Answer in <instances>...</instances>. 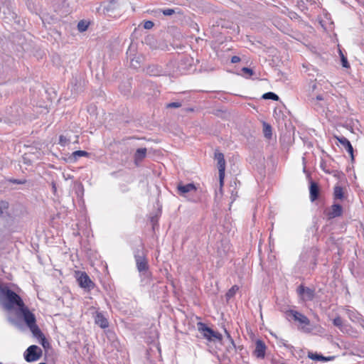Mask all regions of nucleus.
Listing matches in <instances>:
<instances>
[{
    "label": "nucleus",
    "mask_w": 364,
    "mask_h": 364,
    "mask_svg": "<svg viewBox=\"0 0 364 364\" xmlns=\"http://www.w3.org/2000/svg\"><path fill=\"white\" fill-rule=\"evenodd\" d=\"M181 106V104L179 102H171L167 104L166 107L167 108H178Z\"/></svg>",
    "instance_id": "nucleus-29"
},
{
    "label": "nucleus",
    "mask_w": 364,
    "mask_h": 364,
    "mask_svg": "<svg viewBox=\"0 0 364 364\" xmlns=\"http://www.w3.org/2000/svg\"><path fill=\"white\" fill-rule=\"evenodd\" d=\"M90 154L85 151L78 150L73 152L72 156L76 160L79 157L89 156Z\"/></svg>",
    "instance_id": "nucleus-20"
},
{
    "label": "nucleus",
    "mask_w": 364,
    "mask_h": 364,
    "mask_svg": "<svg viewBox=\"0 0 364 364\" xmlns=\"http://www.w3.org/2000/svg\"><path fill=\"white\" fill-rule=\"evenodd\" d=\"M147 150L146 148H140L136 149L134 155V164L136 166H139V164L145 159L146 156Z\"/></svg>",
    "instance_id": "nucleus-14"
},
{
    "label": "nucleus",
    "mask_w": 364,
    "mask_h": 364,
    "mask_svg": "<svg viewBox=\"0 0 364 364\" xmlns=\"http://www.w3.org/2000/svg\"><path fill=\"white\" fill-rule=\"evenodd\" d=\"M75 277L80 287L88 289L95 288V283L85 272L77 271L75 272Z\"/></svg>",
    "instance_id": "nucleus-4"
},
{
    "label": "nucleus",
    "mask_w": 364,
    "mask_h": 364,
    "mask_svg": "<svg viewBox=\"0 0 364 364\" xmlns=\"http://www.w3.org/2000/svg\"><path fill=\"white\" fill-rule=\"evenodd\" d=\"M308 358L314 360L331 361L335 359L336 356L325 357L322 355L317 354L316 353L309 352Z\"/></svg>",
    "instance_id": "nucleus-17"
},
{
    "label": "nucleus",
    "mask_w": 364,
    "mask_h": 364,
    "mask_svg": "<svg viewBox=\"0 0 364 364\" xmlns=\"http://www.w3.org/2000/svg\"><path fill=\"white\" fill-rule=\"evenodd\" d=\"M26 324L30 329L33 335L40 340V343L43 346V347L44 348H48L50 344L46 340L44 334L42 333V331L36 324V316L31 319L29 321H28Z\"/></svg>",
    "instance_id": "nucleus-2"
},
{
    "label": "nucleus",
    "mask_w": 364,
    "mask_h": 364,
    "mask_svg": "<svg viewBox=\"0 0 364 364\" xmlns=\"http://www.w3.org/2000/svg\"><path fill=\"white\" fill-rule=\"evenodd\" d=\"M39 364H46V363H39Z\"/></svg>",
    "instance_id": "nucleus-36"
},
{
    "label": "nucleus",
    "mask_w": 364,
    "mask_h": 364,
    "mask_svg": "<svg viewBox=\"0 0 364 364\" xmlns=\"http://www.w3.org/2000/svg\"><path fill=\"white\" fill-rule=\"evenodd\" d=\"M225 333H226V335H227L228 338H231L230 334V333H229V332H228V331H226V330H225Z\"/></svg>",
    "instance_id": "nucleus-34"
},
{
    "label": "nucleus",
    "mask_w": 364,
    "mask_h": 364,
    "mask_svg": "<svg viewBox=\"0 0 364 364\" xmlns=\"http://www.w3.org/2000/svg\"><path fill=\"white\" fill-rule=\"evenodd\" d=\"M334 138L346 149L350 154L351 160H354L353 148L350 141L344 136H334Z\"/></svg>",
    "instance_id": "nucleus-10"
},
{
    "label": "nucleus",
    "mask_w": 364,
    "mask_h": 364,
    "mask_svg": "<svg viewBox=\"0 0 364 364\" xmlns=\"http://www.w3.org/2000/svg\"><path fill=\"white\" fill-rule=\"evenodd\" d=\"M215 158L218 162V173L225 172L226 163L223 153H215Z\"/></svg>",
    "instance_id": "nucleus-13"
},
{
    "label": "nucleus",
    "mask_w": 364,
    "mask_h": 364,
    "mask_svg": "<svg viewBox=\"0 0 364 364\" xmlns=\"http://www.w3.org/2000/svg\"><path fill=\"white\" fill-rule=\"evenodd\" d=\"M262 98L266 99V100H275V101L279 100L278 95H277L275 93L272 92L264 93L262 96Z\"/></svg>",
    "instance_id": "nucleus-22"
},
{
    "label": "nucleus",
    "mask_w": 364,
    "mask_h": 364,
    "mask_svg": "<svg viewBox=\"0 0 364 364\" xmlns=\"http://www.w3.org/2000/svg\"><path fill=\"white\" fill-rule=\"evenodd\" d=\"M333 323L334 326L339 327V328H341L343 326V320L340 316L336 317L333 319Z\"/></svg>",
    "instance_id": "nucleus-26"
},
{
    "label": "nucleus",
    "mask_w": 364,
    "mask_h": 364,
    "mask_svg": "<svg viewBox=\"0 0 364 364\" xmlns=\"http://www.w3.org/2000/svg\"><path fill=\"white\" fill-rule=\"evenodd\" d=\"M323 213L328 220L338 218L342 215L343 208L341 205L334 203L330 208L325 210Z\"/></svg>",
    "instance_id": "nucleus-6"
},
{
    "label": "nucleus",
    "mask_w": 364,
    "mask_h": 364,
    "mask_svg": "<svg viewBox=\"0 0 364 364\" xmlns=\"http://www.w3.org/2000/svg\"><path fill=\"white\" fill-rule=\"evenodd\" d=\"M287 314L289 316H292L293 319L295 321H298L300 324L303 325L304 326L310 325L309 319L305 315L302 314L299 311L291 309L287 311Z\"/></svg>",
    "instance_id": "nucleus-8"
},
{
    "label": "nucleus",
    "mask_w": 364,
    "mask_h": 364,
    "mask_svg": "<svg viewBox=\"0 0 364 364\" xmlns=\"http://www.w3.org/2000/svg\"><path fill=\"white\" fill-rule=\"evenodd\" d=\"M297 293L304 301H311L315 296V291L314 289L305 287L303 285H300L298 287Z\"/></svg>",
    "instance_id": "nucleus-7"
},
{
    "label": "nucleus",
    "mask_w": 364,
    "mask_h": 364,
    "mask_svg": "<svg viewBox=\"0 0 364 364\" xmlns=\"http://www.w3.org/2000/svg\"><path fill=\"white\" fill-rule=\"evenodd\" d=\"M309 193H310V199L311 201L316 200L319 196V187L318 184L314 181L311 182L310 188H309Z\"/></svg>",
    "instance_id": "nucleus-16"
},
{
    "label": "nucleus",
    "mask_w": 364,
    "mask_h": 364,
    "mask_svg": "<svg viewBox=\"0 0 364 364\" xmlns=\"http://www.w3.org/2000/svg\"><path fill=\"white\" fill-rule=\"evenodd\" d=\"M0 364H2L1 363H0Z\"/></svg>",
    "instance_id": "nucleus-37"
},
{
    "label": "nucleus",
    "mask_w": 364,
    "mask_h": 364,
    "mask_svg": "<svg viewBox=\"0 0 364 364\" xmlns=\"http://www.w3.org/2000/svg\"><path fill=\"white\" fill-rule=\"evenodd\" d=\"M0 294L4 308L9 311H16L21 313L26 323L35 317L21 297L8 287H0Z\"/></svg>",
    "instance_id": "nucleus-1"
},
{
    "label": "nucleus",
    "mask_w": 364,
    "mask_h": 364,
    "mask_svg": "<svg viewBox=\"0 0 364 364\" xmlns=\"http://www.w3.org/2000/svg\"><path fill=\"white\" fill-rule=\"evenodd\" d=\"M242 71L248 75L250 77L252 76L254 74V72L252 69L249 68H243L242 69Z\"/></svg>",
    "instance_id": "nucleus-30"
},
{
    "label": "nucleus",
    "mask_w": 364,
    "mask_h": 364,
    "mask_svg": "<svg viewBox=\"0 0 364 364\" xmlns=\"http://www.w3.org/2000/svg\"><path fill=\"white\" fill-rule=\"evenodd\" d=\"M198 330L202 333L203 336L208 341L218 340L221 341L223 340V336L218 333L214 331L210 328L208 327L204 323L198 322L197 323Z\"/></svg>",
    "instance_id": "nucleus-3"
},
{
    "label": "nucleus",
    "mask_w": 364,
    "mask_h": 364,
    "mask_svg": "<svg viewBox=\"0 0 364 364\" xmlns=\"http://www.w3.org/2000/svg\"><path fill=\"white\" fill-rule=\"evenodd\" d=\"M42 355V350L37 346H29L24 353L27 362H33L38 360Z\"/></svg>",
    "instance_id": "nucleus-5"
},
{
    "label": "nucleus",
    "mask_w": 364,
    "mask_h": 364,
    "mask_svg": "<svg viewBox=\"0 0 364 364\" xmlns=\"http://www.w3.org/2000/svg\"><path fill=\"white\" fill-rule=\"evenodd\" d=\"M266 350L267 346L265 343L260 339H257L255 341V348L253 351V355L257 358L263 359L265 357Z\"/></svg>",
    "instance_id": "nucleus-9"
},
{
    "label": "nucleus",
    "mask_w": 364,
    "mask_h": 364,
    "mask_svg": "<svg viewBox=\"0 0 364 364\" xmlns=\"http://www.w3.org/2000/svg\"><path fill=\"white\" fill-rule=\"evenodd\" d=\"M135 260L137 269L139 272H144L149 269L148 262L145 256L135 255Z\"/></svg>",
    "instance_id": "nucleus-12"
},
{
    "label": "nucleus",
    "mask_w": 364,
    "mask_h": 364,
    "mask_svg": "<svg viewBox=\"0 0 364 364\" xmlns=\"http://www.w3.org/2000/svg\"><path fill=\"white\" fill-rule=\"evenodd\" d=\"M225 173V172H223V173H219V181L220 187H223L224 184Z\"/></svg>",
    "instance_id": "nucleus-31"
},
{
    "label": "nucleus",
    "mask_w": 364,
    "mask_h": 364,
    "mask_svg": "<svg viewBox=\"0 0 364 364\" xmlns=\"http://www.w3.org/2000/svg\"><path fill=\"white\" fill-rule=\"evenodd\" d=\"M316 98H317V100H323V98H322V97H321V96H317V97H316Z\"/></svg>",
    "instance_id": "nucleus-35"
},
{
    "label": "nucleus",
    "mask_w": 364,
    "mask_h": 364,
    "mask_svg": "<svg viewBox=\"0 0 364 364\" xmlns=\"http://www.w3.org/2000/svg\"><path fill=\"white\" fill-rule=\"evenodd\" d=\"M11 181L14 183H16V184H24L26 182V180L21 181V180H17V179H14V180H13Z\"/></svg>",
    "instance_id": "nucleus-33"
},
{
    "label": "nucleus",
    "mask_w": 364,
    "mask_h": 364,
    "mask_svg": "<svg viewBox=\"0 0 364 364\" xmlns=\"http://www.w3.org/2000/svg\"><path fill=\"white\" fill-rule=\"evenodd\" d=\"M263 133L266 138L270 139L272 137V127L266 123H263Z\"/></svg>",
    "instance_id": "nucleus-19"
},
{
    "label": "nucleus",
    "mask_w": 364,
    "mask_h": 364,
    "mask_svg": "<svg viewBox=\"0 0 364 364\" xmlns=\"http://www.w3.org/2000/svg\"><path fill=\"white\" fill-rule=\"evenodd\" d=\"M240 61V58L237 55H234L231 58V63H239Z\"/></svg>",
    "instance_id": "nucleus-32"
},
{
    "label": "nucleus",
    "mask_w": 364,
    "mask_h": 364,
    "mask_svg": "<svg viewBox=\"0 0 364 364\" xmlns=\"http://www.w3.org/2000/svg\"><path fill=\"white\" fill-rule=\"evenodd\" d=\"M178 193L181 196H185L186 193L196 191L197 188L194 183L183 184L182 182L178 183L177 186Z\"/></svg>",
    "instance_id": "nucleus-11"
},
{
    "label": "nucleus",
    "mask_w": 364,
    "mask_h": 364,
    "mask_svg": "<svg viewBox=\"0 0 364 364\" xmlns=\"http://www.w3.org/2000/svg\"><path fill=\"white\" fill-rule=\"evenodd\" d=\"M9 208V203L6 201H0V217L3 215L4 210Z\"/></svg>",
    "instance_id": "nucleus-25"
},
{
    "label": "nucleus",
    "mask_w": 364,
    "mask_h": 364,
    "mask_svg": "<svg viewBox=\"0 0 364 364\" xmlns=\"http://www.w3.org/2000/svg\"><path fill=\"white\" fill-rule=\"evenodd\" d=\"M339 54H340V56H341V63H342L343 67H344L346 68H350V64L348 62V60H347L346 57H345V55H343V53L341 51V50H339Z\"/></svg>",
    "instance_id": "nucleus-23"
},
{
    "label": "nucleus",
    "mask_w": 364,
    "mask_h": 364,
    "mask_svg": "<svg viewBox=\"0 0 364 364\" xmlns=\"http://www.w3.org/2000/svg\"><path fill=\"white\" fill-rule=\"evenodd\" d=\"M88 28V24L84 21H80L77 24V28L80 31H85Z\"/></svg>",
    "instance_id": "nucleus-24"
},
{
    "label": "nucleus",
    "mask_w": 364,
    "mask_h": 364,
    "mask_svg": "<svg viewBox=\"0 0 364 364\" xmlns=\"http://www.w3.org/2000/svg\"><path fill=\"white\" fill-rule=\"evenodd\" d=\"M333 199L342 200L345 198V189L341 186L336 185L333 188Z\"/></svg>",
    "instance_id": "nucleus-18"
},
{
    "label": "nucleus",
    "mask_w": 364,
    "mask_h": 364,
    "mask_svg": "<svg viewBox=\"0 0 364 364\" xmlns=\"http://www.w3.org/2000/svg\"><path fill=\"white\" fill-rule=\"evenodd\" d=\"M239 290V287L237 285H233L226 293L225 296L227 299H230L233 297L236 292Z\"/></svg>",
    "instance_id": "nucleus-21"
},
{
    "label": "nucleus",
    "mask_w": 364,
    "mask_h": 364,
    "mask_svg": "<svg viewBox=\"0 0 364 364\" xmlns=\"http://www.w3.org/2000/svg\"><path fill=\"white\" fill-rule=\"evenodd\" d=\"M162 13L165 16H171L173 14H175V11L172 9H166L162 10Z\"/></svg>",
    "instance_id": "nucleus-28"
},
{
    "label": "nucleus",
    "mask_w": 364,
    "mask_h": 364,
    "mask_svg": "<svg viewBox=\"0 0 364 364\" xmlns=\"http://www.w3.org/2000/svg\"><path fill=\"white\" fill-rule=\"evenodd\" d=\"M154 23L151 21H145L144 22V28L145 29H151L154 27Z\"/></svg>",
    "instance_id": "nucleus-27"
},
{
    "label": "nucleus",
    "mask_w": 364,
    "mask_h": 364,
    "mask_svg": "<svg viewBox=\"0 0 364 364\" xmlns=\"http://www.w3.org/2000/svg\"><path fill=\"white\" fill-rule=\"evenodd\" d=\"M95 322L102 328H107L109 326L107 319L104 316L101 312H97L95 317Z\"/></svg>",
    "instance_id": "nucleus-15"
}]
</instances>
